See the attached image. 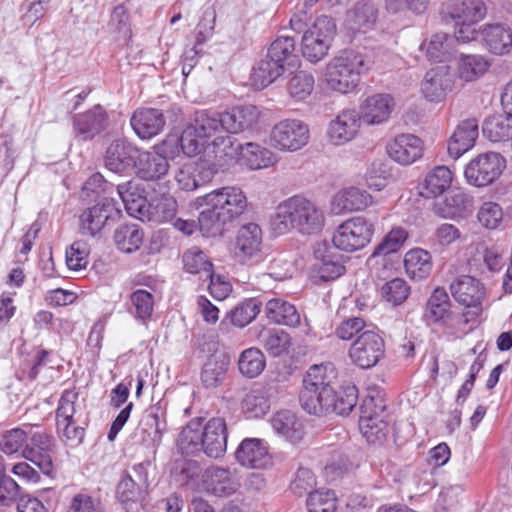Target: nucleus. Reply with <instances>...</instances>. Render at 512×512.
Returning a JSON list of instances; mask_svg holds the SVG:
<instances>
[{"label":"nucleus","mask_w":512,"mask_h":512,"mask_svg":"<svg viewBox=\"0 0 512 512\" xmlns=\"http://www.w3.org/2000/svg\"><path fill=\"white\" fill-rule=\"evenodd\" d=\"M201 486L215 497H229L238 490L240 483L230 469L211 466L203 472Z\"/></svg>","instance_id":"nucleus-17"},{"label":"nucleus","mask_w":512,"mask_h":512,"mask_svg":"<svg viewBox=\"0 0 512 512\" xmlns=\"http://www.w3.org/2000/svg\"><path fill=\"white\" fill-rule=\"evenodd\" d=\"M328 399L326 403H321V415L329 412L348 415L357 404L358 390L354 385L344 386L339 392L333 389Z\"/></svg>","instance_id":"nucleus-41"},{"label":"nucleus","mask_w":512,"mask_h":512,"mask_svg":"<svg viewBox=\"0 0 512 512\" xmlns=\"http://www.w3.org/2000/svg\"><path fill=\"white\" fill-rule=\"evenodd\" d=\"M395 100L388 93H376L368 96L360 105L358 113L361 120L368 125H379L391 116Z\"/></svg>","instance_id":"nucleus-21"},{"label":"nucleus","mask_w":512,"mask_h":512,"mask_svg":"<svg viewBox=\"0 0 512 512\" xmlns=\"http://www.w3.org/2000/svg\"><path fill=\"white\" fill-rule=\"evenodd\" d=\"M117 193L130 216L140 220L148 218L150 207L147 199L136 191V185L132 181L119 184Z\"/></svg>","instance_id":"nucleus-40"},{"label":"nucleus","mask_w":512,"mask_h":512,"mask_svg":"<svg viewBox=\"0 0 512 512\" xmlns=\"http://www.w3.org/2000/svg\"><path fill=\"white\" fill-rule=\"evenodd\" d=\"M224 131L221 112L211 110L196 111L194 119L180 139L183 152L189 157L198 155L204 143L220 136Z\"/></svg>","instance_id":"nucleus-6"},{"label":"nucleus","mask_w":512,"mask_h":512,"mask_svg":"<svg viewBox=\"0 0 512 512\" xmlns=\"http://www.w3.org/2000/svg\"><path fill=\"white\" fill-rule=\"evenodd\" d=\"M224 131L228 134H238L251 128L258 120L255 106L237 107L230 111L221 112Z\"/></svg>","instance_id":"nucleus-38"},{"label":"nucleus","mask_w":512,"mask_h":512,"mask_svg":"<svg viewBox=\"0 0 512 512\" xmlns=\"http://www.w3.org/2000/svg\"><path fill=\"white\" fill-rule=\"evenodd\" d=\"M149 207L148 219H153L158 222H168L175 219L178 204L172 195L162 194L160 197L154 199L152 203H149Z\"/></svg>","instance_id":"nucleus-56"},{"label":"nucleus","mask_w":512,"mask_h":512,"mask_svg":"<svg viewBox=\"0 0 512 512\" xmlns=\"http://www.w3.org/2000/svg\"><path fill=\"white\" fill-rule=\"evenodd\" d=\"M265 314L269 320L276 324L296 327L300 324V314L294 305L289 302L274 298L265 306Z\"/></svg>","instance_id":"nucleus-43"},{"label":"nucleus","mask_w":512,"mask_h":512,"mask_svg":"<svg viewBox=\"0 0 512 512\" xmlns=\"http://www.w3.org/2000/svg\"><path fill=\"white\" fill-rule=\"evenodd\" d=\"M359 428L369 443H382L388 434V424L381 417L385 404L380 398L367 396L361 405Z\"/></svg>","instance_id":"nucleus-12"},{"label":"nucleus","mask_w":512,"mask_h":512,"mask_svg":"<svg viewBox=\"0 0 512 512\" xmlns=\"http://www.w3.org/2000/svg\"><path fill=\"white\" fill-rule=\"evenodd\" d=\"M404 267L411 279H425L432 270L431 255L421 248L411 249L404 256Z\"/></svg>","instance_id":"nucleus-46"},{"label":"nucleus","mask_w":512,"mask_h":512,"mask_svg":"<svg viewBox=\"0 0 512 512\" xmlns=\"http://www.w3.org/2000/svg\"><path fill=\"white\" fill-rule=\"evenodd\" d=\"M236 461L243 467L263 469L271 462L266 442L260 438H245L235 451Z\"/></svg>","instance_id":"nucleus-24"},{"label":"nucleus","mask_w":512,"mask_h":512,"mask_svg":"<svg viewBox=\"0 0 512 512\" xmlns=\"http://www.w3.org/2000/svg\"><path fill=\"white\" fill-rule=\"evenodd\" d=\"M259 312V302L254 298H250L239 303L233 310H231L230 319L233 325L242 328L248 325Z\"/></svg>","instance_id":"nucleus-61"},{"label":"nucleus","mask_w":512,"mask_h":512,"mask_svg":"<svg viewBox=\"0 0 512 512\" xmlns=\"http://www.w3.org/2000/svg\"><path fill=\"white\" fill-rule=\"evenodd\" d=\"M266 367V359L262 351L258 348H248L244 350L238 360L240 373L247 378L258 377Z\"/></svg>","instance_id":"nucleus-53"},{"label":"nucleus","mask_w":512,"mask_h":512,"mask_svg":"<svg viewBox=\"0 0 512 512\" xmlns=\"http://www.w3.org/2000/svg\"><path fill=\"white\" fill-rule=\"evenodd\" d=\"M143 241V231L137 224H122L114 232V242L119 250L132 253L138 250Z\"/></svg>","instance_id":"nucleus-51"},{"label":"nucleus","mask_w":512,"mask_h":512,"mask_svg":"<svg viewBox=\"0 0 512 512\" xmlns=\"http://www.w3.org/2000/svg\"><path fill=\"white\" fill-rule=\"evenodd\" d=\"M240 148L241 144H236L230 135L222 134L204 143L201 153L214 166L223 168L238 157Z\"/></svg>","instance_id":"nucleus-22"},{"label":"nucleus","mask_w":512,"mask_h":512,"mask_svg":"<svg viewBox=\"0 0 512 512\" xmlns=\"http://www.w3.org/2000/svg\"><path fill=\"white\" fill-rule=\"evenodd\" d=\"M490 62L482 55L461 54L457 63V73L461 80L472 82L483 76Z\"/></svg>","instance_id":"nucleus-47"},{"label":"nucleus","mask_w":512,"mask_h":512,"mask_svg":"<svg viewBox=\"0 0 512 512\" xmlns=\"http://www.w3.org/2000/svg\"><path fill=\"white\" fill-rule=\"evenodd\" d=\"M28 428V439L22 450L25 459L36 465L40 471L50 475L53 469L51 437L39 426L25 424Z\"/></svg>","instance_id":"nucleus-13"},{"label":"nucleus","mask_w":512,"mask_h":512,"mask_svg":"<svg viewBox=\"0 0 512 512\" xmlns=\"http://www.w3.org/2000/svg\"><path fill=\"white\" fill-rule=\"evenodd\" d=\"M229 360L224 356H211L201 372V382L206 388L217 387L225 378Z\"/></svg>","instance_id":"nucleus-52"},{"label":"nucleus","mask_w":512,"mask_h":512,"mask_svg":"<svg viewBox=\"0 0 512 512\" xmlns=\"http://www.w3.org/2000/svg\"><path fill=\"white\" fill-rule=\"evenodd\" d=\"M107 120L108 116L105 109L96 105L85 113L74 116V132L81 140H91L105 129Z\"/></svg>","instance_id":"nucleus-28"},{"label":"nucleus","mask_w":512,"mask_h":512,"mask_svg":"<svg viewBox=\"0 0 512 512\" xmlns=\"http://www.w3.org/2000/svg\"><path fill=\"white\" fill-rule=\"evenodd\" d=\"M119 212L114 199H102L81 213L79 217L80 232L83 235L96 236L103 229L107 220Z\"/></svg>","instance_id":"nucleus-18"},{"label":"nucleus","mask_w":512,"mask_h":512,"mask_svg":"<svg viewBox=\"0 0 512 512\" xmlns=\"http://www.w3.org/2000/svg\"><path fill=\"white\" fill-rule=\"evenodd\" d=\"M375 230L373 221L364 216H355L341 223L332 238L335 248L354 252L371 242Z\"/></svg>","instance_id":"nucleus-8"},{"label":"nucleus","mask_w":512,"mask_h":512,"mask_svg":"<svg viewBox=\"0 0 512 512\" xmlns=\"http://www.w3.org/2000/svg\"><path fill=\"white\" fill-rule=\"evenodd\" d=\"M174 179L179 188L184 191H194L204 182L201 177V167L195 163L181 166L175 173Z\"/></svg>","instance_id":"nucleus-59"},{"label":"nucleus","mask_w":512,"mask_h":512,"mask_svg":"<svg viewBox=\"0 0 512 512\" xmlns=\"http://www.w3.org/2000/svg\"><path fill=\"white\" fill-rule=\"evenodd\" d=\"M506 167L505 159L496 152H486L473 158L465 167L467 182L476 187L493 183Z\"/></svg>","instance_id":"nucleus-10"},{"label":"nucleus","mask_w":512,"mask_h":512,"mask_svg":"<svg viewBox=\"0 0 512 512\" xmlns=\"http://www.w3.org/2000/svg\"><path fill=\"white\" fill-rule=\"evenodd\" d=\"M336 35L335 21L328 16H320L303 34L301 51L311 63H318L326 57Z\"/></svg>","instance_id":"nucleus-7"},{"label":"nucleus","mask_w":512,"mask_h":512,"mask_svg":"<svg viewBox=\"0 0 512 512\" xmlns=\"http://www.w3.org/2000/svg\"><path fill=\"white\" fill-rule=\"evenodd\" d=\"M384 355L385 342L373 330H367L359 334L348 350L351 362L361 369H370L376 366Z\"/></svg>","instance_id":"nucleus-9"},{"label":"nucleus","mask_w":512,"mask_h":512,"mask_svg":"<svg viewBox=\"0 0 512 512\" xmlns=\"http://www.w3.org/2000/svg\"><path fill=\"white\" fill-rule=\"evenodd\" d=\"M377 20V9L371 3L359 2L347 13L346 27L352 33H367L372 30Z\"/></svg>","instance_id":"nucleus-39"},{"label":"nucleus","mask_w":512,"mask_h":512,"mask_svg":"<svg viewBox=\"0 0 512 512\" xmlns=\"http://www.w3.org/2000/svg\"><path fill=\"white\" fill-rule=\"evenodd\" d=\"M452 81L447 66H438L426 72L421 82V93L429 101L438 103L451 90Z\"/></svg>","instance_id":"nucleus-29"},{"label":"nucleus","mask_w":512,"mask_h":512,"mask_svg":"<svg viewBox=\"0 0 512 512\" xmlns=\"http://www.w3.org/2000/svg\"><path fill=\"white\" fill-rule=\"evenodd\" d=\"M325 224L322 209L313 201L300 196H292L281 202L271 217L270 225L275 234L282 235L291 229L301 234L319 233Z\"/></svg>","instance_id":"nucleus-3"},{"label":"nucleus","mask_w":512,"mask_h":512,"mask_svg":"<svg viewBox=\"0 0 512 512\" xmlns=\"http://www.w3.org/2000/svg\"><path fill=\"white\" fill-rule=\"evenodd\" d=\"M286 71V68L279 63V60L274 58L268 52L266 56L261 59L253 70V79L261 87H267Z\"/></svg>","instance_id":"nucleus-49"},{"label":"nucleus","mask_w":512,"mask_h":512,"mask_svg":"<svg viewBox=\"0 0 512 512\" xmlns=\"http://www.w3.org/2000/svg\"><path fill=\"white\" fill-rule=\"evenodd\" d=\"M453 45L454 39L452 37L446 33L439 32L433 34L427 43H422L420 49L425 50L429 60L445 62L453 55Z\"/></svg>","instance_id":"nucleus-48"},{"label":"nucleus","mask_w":512,"mask_h":512,"mask_svg":"<svg viewBox=\"0 0 512 512\" xmlns=\"http://www.w3.org/2000/svg\"><path fill=\"white\" fill-rule=\"evenodd\" d=\"M360 125L361 118L358 111L344 109L329 123L328 139L333 145H344L355 138Z\"/></svg>","instance_id":"nucleus-20"},{"label":"nucleus","mask_w":512,"mask_h":512,"mask_svg":"<svg viewBox=\"0 0 512 512\" xmlns=\"http://www.w3.org/2000/svg\"><path fill=\"white\" fill-rule=\"evenodd\" d=\"M450 292L456 302L465 307H481L485 297L484 285L470 275H460L450 284Z\"/></svg>","instance_id":"nucleus-23"},{"label":"nucleus","mask_w":512,"mask_h":512,"mask_svg":"<svg viewBox=\"0 0 512 512\" xmlns=\"http://www.w3.org/2000/svg\"><path fill=\"white\" fill-rule=\"evenodd\" d=\"M335 371L331 365H313L303 379L300 393L302 408L309 414L321 415V403H326L332 395V381Z\"/></svg>","instance_id":"nucleus-5"},{"label":"nucleus","mask_w":512,"mask_h":512,"mask_svg":"<svg viewBox=\"0 0 512 512\" xmlns=\"http://www.w3.org/2000/svg\"><path fill=\"white\" fill-rule=\"evenodd\" d=\"M382 299L398 306L404 303L410 295V286L402 278H394L384 283L380 289Z\"/></svg>","instance_id":"nucleus-57"},{"label":"nucleus","mask_w":512,"mask_h":512,"mask_svg":"<svg viewBox=\"0 0 512 512\" xmlns=\"http://www.w3.org/2000/svg\"><path fill=\"white\" fill-rule=\"evenodd\" d=\"M166 429L167 424L161 408L153 406L141 420L137 433L141 434V441L144 445L157 447L160 445Z\"/></svg>","instance_id":"nucleus-34"},{"label":"nucleus","mask_w":512,"mask_h":512,"mask_svg":"<svg viewBox=\"0 0 512 512\" xmlns=\"http://www.w3.org/2000/svg\"><path fill=\"white\" fill-rule=\"evenodd\" d=\"M372 202L373 198L366 190L350 186L333 195L331 210L336 215L357 212L366 209Z\"/></svg>","instance_id":"nucleus-25"},{"label":"nucleus","mask_w":512,"mask_h":512,"mask_svg":"<svg viewBox=\"0 0 512 512\" xmlns=\"http://www.w3.org/2000/svg\"><path fill=\"white\" fill-rule=\"evenodd\" d=\"M184 270L190 274H199L205 277L213 270V264L209 257L198 247H191L182 255Z\"/></svg>","instance_id":"nucleus-54"},{"label":"nucleus","mask_w":512,"mask_h":512,"mask_svg":"<svg viewBox=\"0 0 512 512\" xmlns=\"http://www.w3.org/2000/svg\"><path fill=\"white\" fill-rule=\"evenodd\" d=\"M391 178L390 168L388 164L375 161L366 172V183L370 189L381 191L384 189Z\"/></svg>","instance_id":"nucleus-63"},{"label":"nucleus","mask_w":512,"mask_h":512,"mask_svg":"<svg viewBox=\"0 0 512 512\" xmlns=\"http://www.w3.org/2000/svg\"><path fill=\"white\" fill-rule=\"evenodd\" d=\"M309 512H334L336 510V496L331 490H317L310 492L307 498Z\"/></svg>","instance_id":"nucleus-62"},{"label":"nucleus","mask_w":512,"mask_h":512,"mask_svg":"<svg viewBox=\"0 0 512 512\" xmlns=\"http://www.w3.org/2000/svg\"><path fill=\"white\" fill-rule=\"evenodd\" d=\"M228 430L223 417L191 419L181 430L177 438V448L183 455L204 453L207 457L218 459L227 450Z\"/></svg>","instance_id":"nucleus-2"},{"label":"nucleus","mask_w":512,"mask_h":512,"mask_svg":"<svg viewBox=\"0 0 512 512\" xmlns=\"http://www.w3.org/2000/svg\"><path fill=\"white\" fill-rule=\"evenodd\" d=\"M278 393L277 385L268 383L252 388L242 402V409L248 418H260L271 407V402Z\"/></svg>","instance_id":"nucleus-27"},{"label":"nucleus","mask_w":512,"mask_h":512,"mask_svg":"<svg viewBox=\"0 0 512 512\" xmlns=\"http://www.w3.org/2000/svg\"><path fill=\"white\" fill-rule=\"evenodd\" d=\"M483 43L494 55L508 54L512 49V29L504 24H487L482 29Z\"/></svg>","instance_id":"nucleus-36"},{"label":"nucleus","mask_w":512,"mask_h":512,"mask_svg":"<svg viewBox=\"0 0 512 512\" xmlns=\"http://www.w3.org/2000/svg\"><path fill=\"white\" fill-rule=\"evenodd\" d=\"M170 472L177 485L192 491L200 487L203 473L198 461L185 458L176 459Z\"/></svg>","instance_id":"nucleus-37"},{"label":"nucleus","mask_w":512,"mask_h":512,"mask_svg":"<svg viewBox=\"0 0 512 512\" xmlns=\"http://www.w3.org/2000/svg\"><path fill=\"white\" fill-rule=\"evenodd\" d=\"M130 301L135 309V317L141 320H147L152 316L154 308V296L144 290L137 289L130 295Z\"/></svg>","instance_id":"nucleus-64"},{"label":"nucleus","mask_w":512,"mask_h":512,"mask_svg":"<svg viewBox=\"0 0 512 512\" xmlns=\"http://www.w3.org/2000/svg\"><path fill=\"white\" fill-rule=\"evenodd\" d=\"M443 21L455 23H479L487 13L481 0H448L441 7Z\"/></svg>","instance_id":"nucleus-16"},{"label":"nucleus","mask_w":512,"mask_h":512,"mask_svg":"<svg viewBox=\"0 0 512 512\" xmlns=\"http://www.w3.org/2000/svg\"><path fill=\"white\" fill-rule=\"evenodd\" d=\"M451 316L450 299L446 290L437 287L426 303L425 319L428 323H446Z\"/></svg>","instance_id":"nucleus-44"},{"label":"nucleus","mask_w":512,"mask_h":512,"mask_svg":"<svg viewBox=\"0 0 512 512\" xmlns=\"http://www.w3.org/2000/svg\"><path fill=\"white\" fill-rule=\"evenodd\" d=\"M243 164L251 170H259L272 166L275 161V155L269 149L256 143H246L241 145L239 155Z\"/></svg>","instance_id":"nucleus-45"},{"label":"nucleus","mask_w":512,"mask_h":512,"mask_svg":"<svg viewBox=\"0 0 512 512\" xmlns=\"http://www.w3.org/2000/svg\"><path fill=\"white\" fill-rule=\"evenodd\" d=\"M370 68L367 57L355 50H344L326 65L324 80L327 87L340 94L357 90L361 76Z\"/></svg>","instance_id":"nucleus-4"},{"label":"nucleus","mask_w":512,"mask_h":512,"mask_svg":"<svg viewBox=\"0 0 512 512\" xmlns=\"http://www.w3.org/2000/svg\"><path fill=\"white\" fill-rule=\"evenodd\" d=\"M78 394L72 390L63 391L56 409V426L67 440L80 443L84 437V428L79 423L76 401Z\"/></svg>","instance_id":"nucleus-14"},{"label":"nucleus","mask_w":512,"mask_h":512,"mask_svg":"<svg viewBox=\"0 0 512 512\" xmlns=\"http://www.w3.org/2000/svg\"><path fill=\"white\" fill-rule=\"evenodd\" d=\"M263 233L256 223L242 225L236 234L235 253L242 263L256 265L264 260Z\"/></svg>","instance_id":"nucleus-15"},{"label":"nucleus","mask_w":512,"mask_h":512,"mask_svg":"<svg viewBox=\"0 0 512 512\" xmlns=\"http://www.w3.org/2000/svg\"><path fill=\"white\" fill-rule=\"evenodd\" d=\"M169 160L156 151H140L135 164L137 176L145 181H157L169 171Z\"/></svg>","instance_id":"nucleus-33"},{"label":"nucleus","mask_w":512,"mask_h":512,"mask_svg":"<svg viewBox=\"0 0 512 512\" xmlns=\"http://www.w3.org/2000/svg\"><path fill=\"white\" fill-rule=\"evenodd\" d=\"M469 203V197L464 191L453 189L446 195L444 205L439 208L438 213L444 218H454L465 212Z\"/></svg>","instance_id":"nucleus-58"},{"label":"nucleus","mask_w":512,"mask_h":512,"mask_svg":"<svg viewBox=\"0 0 512 512\" xmlns=\"http://www.w3.org/2000/svg\"><path fill=\"white\" fill-rule=\"evenodd\" d=\"M270 424L277 436L292 444L299 443L305 435L302 420L291 410L277 411L272 415Z\"/></svg>","instance_id":"nucleus-30"},{"label":"nucleus","mask_w":512,"mask_h":512,"mask_svg":"<svg viewBox=\"0 0 512 512\" xmlns=\"http://www.w3.org/2000/svg\"><path fill=\"white\" fill-rule=\"evenodd\" d=\"M308 141V125L298 119L282 120L273 126L270 133L271 146L284 152L298 151Z\"/></svg>","instance_id":"nucleus-11"},{"label":"nucleus","mask_w":512,"mask_h":512,"mask_svg":"<svg viewBox=\"0 0 512 512\" xmlns=\"http://www.w3.org/2000/svg\"><path fill=\"white\" fill-rule=\"evenodd\" d=\"M387 153L395 162L410 165L422 157L423 144L415 135L401 134L388 143Z\"/></svg>","instance_id":"nucleus-26"},{"label":"nucleus","mask_w":512,"mask_h":512,"mask_svg":"<svg viewBox=\"0 0 512 512\" xmlns=\"http://www.w3.org/2000/svg\"><path fill=\"white\" fill-rule=\"evenodd\" d=\"M136 135L143 139H151L157 136L165 126L163 113L155 108L137 109L130 120Z\"/></svg>","instance_id":"nucleus-31"},{"label":"nucleus","mask_w":512,"mask_h":512,"mask_svg":"<svg viewBox=\"0 0 512 512\" xmlns=\"http://www.w3.org/2000/svg\"><path fill=\"white\" fill-rule=\"evenodd\" d=\"M295 40L292 37L281 36L276 38L269 46L267 52L279 60L285 68L292 64L295 58Z\"/></svg>","instance_id":"nucleus-60"},{"label":"nucleus","mask_w":512,"mask_h":512,"mask_svg":"<svg viewBox=\"0 0 512 512\" xmlns=\"http://www.w3.org/2000/svg\"><path fill=\"white\" fill-rule=\"evenodd\" d=\"M314 256L319 261L316 271L320 280L333 281L345 273L342 257L326 243L322 242L316 245Z\"/></svg>","instance_id":"nucleus-32"},{"label":"nucleus","mask_w":512,"mask_h":512,"mask_svg":"<svg viewBox=\"0 0 512 512\" xmlns=\"http://www.w3.org/2000/svg\"><path fill=\"white\" fill-rule=\"evenodd\" d=\"M407 238L408 232L404 228L393 227L376 245L372 257H385L397 253L404 246Z\"/></svg>","instance_id":"nucleus-55"},{"label":"nucleus","mask_w":512,"mask_h":512,"mask_svg":"<svg viewBox=\"0 0 512 512\" xmlns=\"http://www.w3.org/2000/svg\"><path fill=\"white\" fill-rule=\"evenodd\" d=\"M140 150L126 139L113 141L106 149L104 156L105 167L115 173H123L134 168Z\"/></svg>","instance_id":"nucleus-19"},{"label":"nucleus","mask_w":512,"mask_h":512,"mask_svg":"<svg viewBox=\"0 0 512 512\" xmlns=\"http://www.w3.org/2000/svg\"><path fill=\"white\" fill-rule=\"evenodd\" d=\"M315 88V77L308 71L295 72L287 83V92L291 99L296 102L305 101L309 98Z\"/></svg>","instance_id":"nucleus-50"},{"label":"nucleus","mask_w":512,"mask_h":512,"mask_svg":"<svg viewBox=\"0 0 512 512\" xmlns=\"http://www.w3.org/2000/svg\"><path fill=\"white\" fill-rule=\"evenodd\" d=\"M478 122L476 119H466L458 124L448 142V153L458 159L470 150L478 137Z\"/></svg>","instance_id":"nucleus-35"},{"label":"nucleus","mask_w":512,"mask_h":512,"mask_svg":"<svg viewBox=\"0 0 512 512\" xmlns=\"http://www.w3.org/2000/svg\"><path fill=\"white\" fill-rule=\"evenodd\" d=\"M453 174L446 166H437L427 173L421 184V195L435 198L447 191L452 184Z\"/></svg>","instance_id":"nucleus-42"},{"label":"nucleus","mask_w":512,"mask_h":512,"mask_svg":"<svg viewBox=\"0 0 512 512\" xmlns=\"http://www.w3.org/2000/svg\"><path fill=\"white\" fill-rule=\"evenodd\" d=\"M201 210L199 230L205 237L222 236L227 227L245 213L248 207L246 193L237 186H224L196 199Z\"/></svg>","instance_id":"nucleus-1"}]
</instances>
